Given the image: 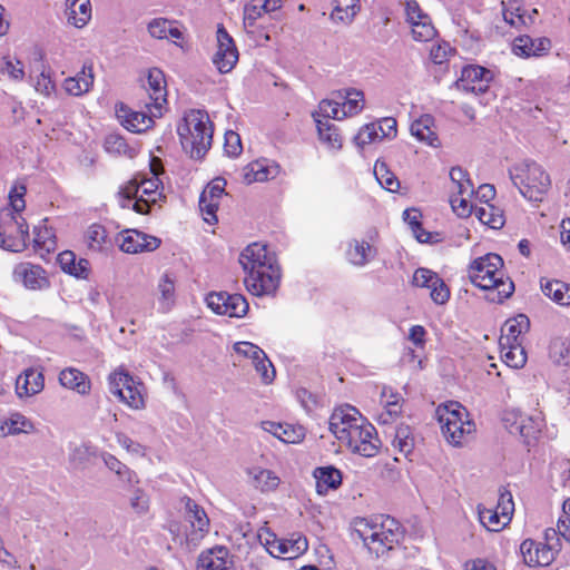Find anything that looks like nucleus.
<instances>
[{
  "label": "nucleus",
  "instance_id": "f257e3e1",
  "mask_svg": "<svg viewBox=\"0 0 570 570\" xmlns=\"http://www.w3.org/2000/svg\"><path fill=\"white\" fill-rule=\"evenodd\" d=\"M246 273L245 286L256 296L274 294L279 285L281 271L275 254L261 243L249 244L239 256Z\"/></svg>",
  "mask_w": 570,
  "mask_h": 570
},
{
  "label": "nucleus",
  "instance_id": "f03ea898",
  "mask_svg": "<svg viewBox=\"0 0 570 570\" xmlns=\"http://www.w3.org/2000/svg\"><path fill=\"white\" fill-rule=\"evenodd\" d=\"M502 266V257L490 253L475 258L469 267L471 282L487 292V301L498 304L509 298L514 292V284L505 277Z\"/></svg>",
  "mask_w": 570,
  "mask_h": 570
},
{
  "label": "nucleus",
  "instance_id": "7ed1b4c3",
  "mask_svg": "<svg viewBox=\"0 0 570 570\" xmlns=\"http://www.w3.org/2000/svg\"><path fill=\"white\" fill-rule=\"evenodd\" d=\"M177 132L183 149L193 159H202L212 146L213 125L204 110L191 109L185 112Z\"/></svg>",
  "mask_w": 570,
  "mask_h": 570
},
{
  "label": "nucleus",
  "instance_id": "20e7f679",
  "mask_svg": "<svg viewBox=\"0 0 570 570\" xmlns=\"http://www.w3.org/2000/svg\"><path fill=\"white\" fill-rule=\"evenodd\" d=\"M508 171L513 186L531 202H541L550 189L549 174L534 160L525 159L517 163Z\"/></svg>",
  "mask_w": 570,
  "mask_h": 570
},
{
  "label": "nucleus",
  "instance_id": "39448f33",
  "mask_svg": "<svg viewBox=\"0 0 570 570\" xmlns=\"http://www.w3.org/2000/svg\"><path fill=\"white\" fill-rule=\"evenodd\" d=\"M356 531L364 544L376 557L393 549L394 544H397L403 538L399 522L392 518H386L381 523L361 521Z\"/></svg>",
  "mask_w": 570,
  "mask_h": 570
},
{
  "label": "nucleus",
  "instance_id": "423d86ee",
  "mask_svg": "<svg viewBox=\"0 0 570 570\" xmlns=\"http://www.w3.org/2000/svg\"><path fill=\"white\" fill-rule=\"evenodd\" d=\"M438 416L445 440L454 446L463 445L475 431L466 409L458 402L439 407Z\"/></svg>",
  "mask_w": 570,
  "mask_h": 570
},
{
  "label": "nucleus",
  "instance_id": "0eeeda50",
  "mask_svg": "<svg viewBox=\"0 0 570 570\" xmlns=\"http://www.w3.org/2000/svg\"><path fill=\"white\" fill-rule=\"evenodd\" d=\"M29 240V228L21 214L6 213L0 217V247L22 252Z\"/></svg>",
  "mask_w": 570,
  "mask_h": 570
},
{
  "label": "nucleus",
  "instance_id": "6e6552de",
  "mask_svg": "<svg viewBox=\"0 0 570 570\" xmlns=\"http://www.w3.org/2000/svg\"><path fill=\"white\" fill-rule=\"evenodd\" d=\"M109 390L132 409L138 410L145 406L142 383L124 370H117L109 375Z\"/></svg>",
  "mask_w": 570,
  "mask_h": 570
},
{
  "label": "nucleus",
  "instance_id": "1a4fd4ad",
  "mask_svg": "<svg viewBox=\"0 0 570 570\" xmlns=\"http://www.w3.org/2000/svg\"><path fill=\"white\" fill-rule=\"evenodd\" d=\"M366 420L351 405L336 407L330 417V431L343 444L352 430L358 429Z\"/></svg>",
  "mask_w": 570,
  "mask_h": 570
},
{
  "label": "nucleus",
  "instance_id": "9d476101",
  "mask_svg": "<svg viewBox=\"0 0 570 570\" xmlns=\"http://www.w3.org/2000/svg\"><path fill=\"white\" fill-rule=\"evenodd\" d=\"M206 302L213 312L229 317H243L249 307L242 294H229L227 292L210 293L207 295Z\"/></svg>",
  "mask_w": 570,
  "mask_h": 570
},
{
  "label": "nucleus",
  "instance_id": "9b49d317",
  "mask_svg": "<svg viewBox=\"0 0 570 570\" xmlns=\"http://www.w3.org/2000/svg\"><path fill=\"white\" fill-rule=\"evenodd\" d=\"M377 443L379 440L375 436L374 426L365 421L358 429L352 430V433L350 432L347 440L343 444L354 453L371 458L377 453Z\"/></svg>",
  "mask_w": 570,
  "mask_h": 570
},
{
  "label": "nucleus",
  "instance_id": "f8f14e48",
  "mask_svg": "<svg viewBox=\"0 0 570 570\" xmlns=\"http://www.w3.org/2000/svg\"><path fill=\"white\" fill-rule=\"evenodd\" d=\"M491 80L492 72L489 69L481 66H468L462 69L455 87L464 92L481 95L488 91Z\"/></svg>",
  "mask_w": 570,
  "mask_h": 570
},
{
  "label": "nucleus",
  "instance_id": "ddd939ff",
  "mask_svg": "<svg viewBox=\"0 0 570 570\" xmlns=\"http://www.w3.org/2000/svg\"><path fill=\"white\" fill-rule=\"evenodd\" d=\"M238 61V51L233 38L223 26L217 29V51L213 62L220 73L229 72Z\"/></svg>",
  "mask_w": 570,
  "mask_h": 570
},
{
  "label": "nucleus",
  "instance_id": "4468645a",
  "mask_svg": "<svg viewBox=\"0 0 570 570\" xmlns=\"http://www.w3.org/2000/svg\"><path fill=\"white\" fill-rule=\"evenodd\" d=\"M146 90L150 102L146 104L148 110L155 116H161L163 106L166 104L167 91L165 75L160 69H150L147 76Z\"/></svg>",
  "mask_w": 570,
  "mask_h": 570
},
{
  "label": "nucleus",
  "instance_id": "2eb2a0df",
  "mask_svg": "<svg viewBox=\"0 0 570 570\" xmlns=\"http://www.w3.org/2000/svg\"><path fill=\"white\" fill-rule=\"evenodd\" d=\"M160 239L136 229L126 230L120 235L119 247L128 254L154 252L160 246Z\"/></svg>",
  "mask_w": 570,
  "mask_h": 570
},
{
  "label": "nucleus",
  "instance_id": "dca6fc26",
  "mask_svg": "<svg viewBox=\"0 0 570 570\" xmlns=\"http://www.w3.org/2000/svg\"><path fill=\"white\" fill-rule=\"evenodd\" d=\"M524 563L530 567H546L554 559V546L543 544L531 539L524 540L520 546Z\"/></svg>",
  "mask_w": 570,
  "mask_h": 570
},
{
  "label": "nucleus",
  "instance_id": "f3484780",
  "mask_svg": "<svg viewBox=\"0 0 570 570\" xmlns=\"http://www.w3.org/2000/svg\"><path fill=\"white\" fill-rule=\"evenodd\" d=\"M116 112L122 126L132 132L146 131L153 127L154 117H156L149 110V114L142 111H134L122 104L116 109Z\"/></svg>",
  "mask_w": 570,
  "mask_h": 570
},
{
  "label": "nucleus",
  "instance_id": "a211bd4d",
  "mask_svg": "<svg viewBox=\"0 0 570 570\" xmlns=\"http://www.w3.org/2000/svg\"><path fill=\"white\" fill-rule=\"evenodd\" d=\"M550 48V39L546 37L531 38L524 35L514 39L512 50L519 57L529 58L547 55Z\"/></svg>",
  "mask_w": 570,
  "mask_h": 570
},
{
  "label": "nucleus",
  "instance_id": "6ab92c4d",
  "mask_svg": "<svg viewBox=\"0 0 570 570\" xmlns=\"http://www.w3.org/2000/svg\"><path fill=\"white\" fill-rule=\"evenodd\" d=\"M197 570H233L229 551L225 547H216L200 553Z\"/></svg>",
  "mask_w": 570,
  "mask_h": 570
},
{
  "label": "nucleus",
  "instance_id": "aec40b11",
  "mask_svg": "<svg viewBox=\"0 0 570 570\" xmlns=\"http://www.w3.org/2000/svg\"><path fill=\"white\" fill-rule=\"evenodd\" d=\"M140 195L139 198L132 203V209L138 214H147L150 204H155L157 198L161 196L159 188L161 181L159 177L145 178L139 181Z\"/></svg>",
  "mask_w": 570,
  "mask_h": 570
},
{
  "label": "nucleus",
  "instance_id": "412c9836",
  "mask_svg": "<svg viewBox=\"0 0 570 570\" xmlns=\"http://www.w3.org/2000/svg\"><path fill=\"white\" fill-rule=\"evenodd\" d=\"M150 37L155 39H173L176 46L183 47L176 40L183 39L184 33L178 27V22L166 18H155L147 24Z\"/></svg>",
  "mask_w": 570,
  "mask_h": 570
},
{
  "label": "nucleus",
  "instance_id": "4be33fe9",
  "mask_svg": "<svg viewBox=\"0 0 570 570\" xmlns=\"http://www.w3.org/2000/svg\"><path fill=\"white\" fill-rule=\"evenodd\" d=\"M530 328V321L524 314L508 320L501 328V336L499 345H508L510 343H521V335L527 333Z\"/></svg>",
  "mask_w": 570,
  "mask_h": 570
},
{
  "label": "nucleus",
  "instance_id": "5701e85b",
  "mask_svg": "<svg viewBox=\"0 0 570 570\" xmlns=\"http://www.w3.org/2000/svg\"><path fill=\"white\" fill-rule=\"evenodd\" d=\"M94 80L92 65L85 63L76 76L65 79L63 88L71 96H82L91 89Z\"/></svg>",
  "mask_w": 570,
  "mask_h": 570
},
{
  "label": "nucleus",
  "instance_id": "b1692460",
  "mask_svg": "<svg viewBox=\"0 0 570 570\" xmlns=\"http://www.w3.org/2000/svg\"><path fill=\"white\" fill-rule=\"evenodd\" d=\"M176 282L177 277L174 272H165L158 279L157 291L159 294L158 302L161 312H169L176 302Z\"/></svg>",
  "mask_w": 570,
  "mask_h": 570
},
{
  "label": "nucleus",
  "instance_id": "393cba45",
  "mask_svg": "<svg viewBox=\"0 0 570 570\" xmlns=\"http://www.w3.org/2000/svg\"><path fill=\"white\" fill-rule=\"evenodd\" d=\"M263 429L284 443H299L305 438V429L301 425L265 421Z\"/></svg>",
  "mask_w": 570,
  "mask_h": 570
},
{
  "label": "nucleus",
  "instance_id": "a878e982",
  "mask_svg": "<svg viewBox=\"0 0 570 570\" xmlns=\"http://www.w3.org/2000/svg\"><path fill=\"white\" fill-rule=\"evenodd\" d=\"M59 382L63 387L87 395L91 390V382L87 374L75 367H67L59 374Z\"/></svg>",
  "mask_w": 570,
  "mask_h": 570
},
{
  "label": "nucleus",
  "instance_id": "bb28decb",
  "mask_svg": "<svg viewBox=\"0 0 570 570\" xmlns=\"http://www.w3.org/2000/svg\"><path fill=\"white\" fill-rule=\"evenodd\" d=\"M281 7V0H250L244 8V24L253 27L263 14L276 12Z\"/></svg>",
  "mask_w": 570,
  "mask_h": 570
},
{
  "label": "nucleus",
  "instance_id": "cd10ccee",
  "mask_svg": "<svg viewBox=\"0 0 570 570\" xmlns=\"http://www.w3.org/2000/svg\"><path fill=\"white\" fill-rule=\"evenodd\" d=\"M36 426L31 420L19 412H12L3 420H0V436L17 435L20 433H32Z\"/></svg>",
  "mask_w": 570,
  "mask_h": 570
},
{
  "label": "nucleus",
  "instance_id": "c85d7f7f",
  "mask_svg": "<svg viewBox=\"0 0 570 570\" xmlns=\"http://www.w3.org/2000/svg\"><path fill=\"white\" fill-rule=\"evenodd\" d=\"M542 421L540 417H532L525 415L515 416L514 422L510 426V433L519 434L523 438L525 443H530L541 432Z\"/></svg>",
  "mask_w": 570,
  "mask_h": 570
},
{
  "label": "nucleus",
  "instance_id": "c756f323",
  "mask_svg": "<svg viewBox=\"0 0 570 570\" xmlns=\"http://www.w3.org/2000/svg\"><path fill=\"white\" fill-rule=\"evenodd\" d=\"M43 273L40 266L30 263H20L13 271L14 278L31 289L40 288L42 283L46 282Z\"/></svg>",
  "mask_w": 570,
  "mask_h": 570
},
{
  "label": "nucleus",
  "instance_id": "7c9ffc66",
  "mask_svg": "<svg viewBox=\"0 0 570 570\" xmlns=\"http://www.w3.org/2000/svg\"><path fill=\"white\" fill-rule=\"evenodd\" d=\"M316 491L321 495L327 494L330 490H336L342 483V473L334 466H322L314 471Z\"/></svg>",
  "mask_w": 570,
  "mask_h": 570
},
{
  "label": "nucleus",
  "instance_id": "2f4dec72",
  "mask_svg": "<svg viewBox=\"0 0 570 570\" xmlns=\"http://www.w3.org/2000/svg\"><path fill=\"white\" fill-rule=\"evenodd\" d=\"M540 285L543 294L559 305H570V284L559 279L541 278Z\"/></svg>",
  "mask_w": 570,
  "mask_h": 570
},
{
  "label": "nucleus",
  "instance_id": "473e14b6",
  "mask_svg": "<svg viewBox=\"0 0 570 570\" xmlns=\"http://www.w3.org/2000/svg\"><path fill=\"white\" fill-rule=\"evenodd\" d=\"M434 119L430 115H424L411 124V134L420 141L432 147H439L440 140L432 129Z\"/></svg>",
  "mask_w": 570,
  "mask_h": 570
},
{
  "label": "nucleus",
  "instance_id": "72a5a7b5",
  "mask_svg": "<svg viewBox=\"0 0 570 570\" xmlns=\"http://www.w3.org/2000/svg\"><path fill=\"white\" fill-rule=\"evenodd\" d=\"M247 474L253 487L261 492L275 491L281 483L279 478L273 471L259 466L248 469Z\"/></svg>",
  "mask_w": 570,
  "mask_h": 570
},
{
  "label": "nucleus",
  "instance_id": "f704fd0d",
  "mask_svg": "<svg viewBox=\"0 0 570 570\" xmlns=\"http://www.w3.org/2000/svg\"><path fill=\"white\" fill-rule=\"evenodd\" d=\"M90 0H67L68 22L76 28H83L91 19Z\"/></svg>",
  "mask_w": 570,
  "mask_h": 570
},
{
  "label": "nucleus",
  "instance_id": "c9c22d12",
  "mask_svg": "<svg viewBox=\"0 0 570 570\" xmlns=\"http://www.w3.org/2000/svg\"><path fill=\"white\" fill-rule=\"evenodd\" d=\"M338 98L343 99L342 110L346 117H352L360 114L364 108V94L363 91L348 88L337 92Z\"/></svg>",
  "mask_w": 570,
  "mask_h": 570
},
{
  "label": "nucleus",
  "instance_id": "e433bc0d",
  "mask_svg": "<svg viewBox=\"0 0 570 570\" xmlns=\"http://www.w3.org/2000/svg\"><path fill=\"white\" fill-rule=\"evenodd\" d=\"M58 262L62 271L70 275L82 278H86L88 276L89 262L87 259H79L77 262L76 255L70 250L60 253L58 256Z\"/></svg>",
  "mask_w": 570,
  "mask_h": 570
},
{
  "label": "nucleus",
  "instance_id": "4c0bfd02",
  "mask_svg": "<svg viewBox=\"0 0 570 570\" xmlns=\"http://www.w3.org/2000/svg\"><path fill=\"white\" fill-rule=\"evenodd\" d=\"M475 217L484 225L499 229L504 225L503 210L492 204L474 207Z\"/></svg>",
  "mask_w": 570,
  "mask_h": 570
},
{
  "label": "nucleus",
  "instance_id": "58836bf2",
  "mask_svg": "<svg viewBox=\"0 0 570 570\" xmlns=\"http://www.w3.org/2000/svg\"><path fill=\"white\" fill-rule=\"evenodd\" d=\"M376 254L375 248L366 242L353 240L350 243L347 258L355 266H364Z\"/></svg>",
  "mask_w": 570,
  "mask_h": 570
},
{
  "label": "nucleus",
  "instance_id": "ea45409f",
  "mask_svg": "<svg viewBox=\"0 0 570 570\" xmlns=\"http://www.w3.org/2000/svg\"><path fill=\"white\" fill-rule=\"evenodd\" d=\"M187 519L193 529L202 534L208 531L209 519L203 508L195 503L190 498L185 499Z\"/></svg>",
  "mask_w": 570,
  "mask_h": 570
},
{
  "label": "nucleus",
  "instance_id": "a19ab883",
  "mask_svg": "<svg viewBox=\"0 0 570 570\" xmlns=\"http://www.w3.org/2000/svg\"><path fill=\"white\" fill-rule=\"evenodd\" d=\"M334 10L331 20L341 23H351L358 11V0H334Z\"/></svg>",
  "mask_w": 570,
  "mask_h": 570
},
{
  "label": "nucleus",
  "instance_id": "79ce46f5",
  "mask_svg": "<svg viewBox=\"0 0 570 570\" xmlns=\"http://www.w3.org/2000/svg\"><path fill=\"white\" fill-rule=\"evenodd\" d=\"M501 358L512 368H521L527 362V354L521 343L500 345Z\"/></svg>",
  "mask_w": 570,
  "mask_h": 570
},
{
  "label": "nucleus",
  "instance_id": "37998d69",
  "mask_svg": "<svg viewBox=\"0 0 570 570\" xmlns=\"http://www.w3.org/2000/svg\"><path fill=\"white\" fill-rule=\"evenodd\" d=\"M316 121L317 131L320 139L333 149H340L342 147V138L337 132L335 125L328 120H321L313 115Z\"/></svg>",
  "mask_w": 570,
  "mask_h": 570
},
{
  "label": "nucleus",
  "instance_id": "c03bdc74",
  "mask_svg": "<svg viewBox=\"0 0 570 570\" xmlns=\"http://www.w3.org/2000/svg\"><path fill=\"white\" fill-rule=\"evenodd\" d=\"M549 355L557 365L570 367V336L553 340L550 344Z\"/></svg>",
  "mask_w": 570,
  "mask_h": 570
},
{
  "label": "nucleus",
  "instance_id": "a18cd8bd",
  "mask_svg": "<svg viewBox=\"0 0 570 570\" xmlns=\"http://www.w3.org/2000/svg\"><path fill=\"white\" fill-rule=\"evenodd\" d=\"M392 444L403 455H409L414 449V438L411 428L407 425H400L395 429Z\"/></svg>",
  "mask_w": 570,
  "mask_h": 570
},
{
  "label": "nucleus",
  "instance_id": "49530a36",
  "mask_svg": "<svg viewBox=\"0 0 570 570\" xmlns=\"http://www.w3.org/2000/svg\"><path fill=\"white\" fill-rule=\"evenodd\" d=\"M374 175L380 185L389 191L395 193L400 188L397 177L389 169L386 163L377 160L374 166Z\"/></svg>",
  "mask_w": 570,
  "mask_h": 570
},
{
  "label": "nucleus",
  "instance_id": "de8ad7c7",
  "mask_svg": "<svg viewBox=\"0 0 570 570\" xmlns=\"http://www.w3.org/2000/svg\"><path fill=\"white\" fill-rule=\"evenodd\" d=\"M410 24L413 39L416 41L426 42L436 36V29L434 28L429 16H424L422 19H417Z\"/></svg>",
  "mask_w": 570,
  "mask_h": 570
},
{
  "label": "nucleus",
  "instance_id": "09e8293b",
  "mask_svg": "<svg viewBox=\"0 0 570 570\" xmlns=\"http://www.w3.org/2000/svg\"><path fill=\"white\" fill-rule=\"evenodd\" d=\"M105 150L115 156H134V149L130 148L126 139L118 134H110L105 138Z\"/></svg>",
  "mask_w": 570,
  "mask_h": 570
},
{
  "label": "nucleus",
  "instance_id": "8fccbe9b",
  "mask_svg": "<svg viewBox=\"0 0 570 570\" xmlns=\"http://www.w3.org/2000/svg\"><path fill=\"white\" fill-rule=\"evenodd\" d=\"M96 455L97 449L95 446L81 443L71 450L69 461L77 468H85Z\"/></svg>",
  "mask_w": 570,
  "mask_h": 570
},
{
  "label": "nucleus",
  "instance_id": "3c124183",
  "mask_svg": "<svg viewBox=\"0 0 570 570\" xmlns=\"http://www.w3.org/2000/svg\"><path fill=\"white\" fill-rule=\"evenodd\" d=\"M422 214L419 209L410 208L403 213V219L410 225L415 238L420 243H428L430 239V233L425 232L421 225Z\"/></svg>",
  "mask_w": 570,
  "mask_h": 570
},
{
  "label": "nucleus",
  "instance_id": "603ef678",
  "mask_svg": "<svg viewBox=\"0 0 570 570\" xmlns=\"http://www.w3.org/2000/svg\"><path fill=\"white\" fill-rule=\"evenodd\" d=\"M479 520L489 531H500L508 524L497 510L480 508Z\"/></svg>",
  "mask_w": 570,
  "mask_h": 570
},
{
  "label": "nucleus",
  "instance_id": "864d4df0",
  "mask_svg": "<svg viewBox=\"0 0 570 570\" xmlns=\"http://www.w3.org/2000/svg\"><path fill=\"white\" fill-rule=\"evenodd\" d=\"M131 495L129 498L130 508L137 513V514H145L149 510V495L146 493V491L138 485H135L130 490Z\"/></svg>",
  "mask_w": 570,
  "mask_h": 570
},
{
  "label": "nucleus",
  "instance_id": "5fc2aeb1",
  "mask_svg": "<svg viewBox=\"0 0 570 570\" xmlns=\"http://www.w3.org/2000/svg\"><path fill=\"white\" fill-rule=\"evenodd\" d=\"M318 109L320 115L323 116L325 120H328V118L336 120L346 118V114H344L342 110L341 102L333 99H323L318 105Z\"/></svg>",
  "mask_w": 570,
  "mask_h": 570
},
{
  "label": "nucleus",
  "instance_id": "6e6d98bb",
  "mask_svg": "<svg viewBox=\"0 0 570 570\" xmlns=\"http://www.w3.org/2000/svg\"><path fill=\"white\" fill-rule=\"evenodd\" d=\"M390 397H394V401H385V411L380 415L383 423H387L394 420L402 410L401 401L402 397L399 393L390 391Z\"/></svg>",
  "mask_w": 570,
  "mask_h": 570
},
{
  "label": "nucleus",
  "instance_id": "4d7b16f0",
  "mask_svg": "<svg viewBox=\"0 0 570 570\" xmlns=\"http://www.w3.org/2000/svg\"><path fill=\"white\" fill-rule=\"evenodd\" d=\"M380 139V132L375 124H367L363 126L357 135L354 137V141L358 147L372 144Z\"/></svg>",
  "mask_w": 570,
  "mask_h": 570
},
{
  "label": "nucleus",
  "instance_id": "13d9d810",
  "mask_svg": "<svg viewBox=\"0 0 570 570\" xmlns=\"http://www.w3.org/2000/svg\"><path fill=\"white\" fill-rule=\"evenodd\" d=\"M140 185L137 178L128 181L121 189L119 190V197L121 198L120 205L121 207H129V204L132 199L135 202L139 198Z\"/></svg>",
  "mask_w": 570,
  "mask_h": 570
},
{
  "label": "nucleus",
  "instance_id": "bf43d9fd",
  "mask_svg": "<svg viewBox=\"0 0 570 570\" xmlns=\"http://www.w3.org/2000/svg\"><path fill=\"white\" fill-rule=\"evenodd\" d=\"M439 277L435 272L421 267L414 272L412 283L417 287L430 288L431 285H435V282H439Z\"/></svg>",
  "mask_w": 570,
  "mask_h": 570
},
{
  "label": "nucleus",
  "instance_id": "052dcab7",
  "mask_svg": "<svg viewBox=\"0 0 570 570\" xmlns=\"http://www.w3.org/2000/svg\"><path fill=\"white\" fill-rule=\"evenodd\" d=\"M252 363L265 383H271L274 380L275 368L265 353H263L258 360H255Z\"/></svg>",
  "mask_w": 570,
  "mask_h": 570
},
{
  "label": "nucleus",
  "instance_id": "680f3d73",
  "mask_svg": "<svg viewBox=\"0 0 570 570\" xmlns=\"http://www.w3.org/2000/svg\"><path fill=\"white\" fill-rule=\"evenodd\" d=\"M27 188L23 184H14L9 193L10 205L16 214H21L26 207L24 195Z\"/></svg>",
  "mask_w": 570,
  "mask_h": 570
},
{
  "label": "nucleus",
  "instance_id": "e2e57ef3",
  "mask_svg": "<svg viewBox=\"0 0 570 570\" xmlns=\"http://www.w3.org/2000/svg\"><path fill=\"white\" fill-rule=\"evenodd\" d=\"M107 233L104 226L94 224L88 228L87 240L91 249H100L105 243Z\"/></svg>",
  "mask_w": 570,
  "mask_h": 570
},
{
  "label": "nucleus",
  "instance_id": "0e129e2a",
  "mask_svg": "<svg viewBox=\"0 0 570 570\" xmlns=\"http://www.w3.org/2000/svg\"><path fill=\"white\" fill-rule=\"evenodd\" d=\"M285 541L287 542L289 559L298 557L299 554L304 553L308 548L307 539L301 533H293L291 538L286 539Z\"/></svg>",
  "mask_w": 570,
  "mask_h": 570
},
{
  "label": "nucleus",
  "instance_id": "69168bd1",
  "mask_svg": "<svg viewBox=\"0 0 570 570\" xmlns=\"http://www.w3.org/2000/svg\"><path fill=\"white\" fill-rule=\"evenodd\" d=\"M33 243L36 247L43 248L47 252L53 250L56 243L51 232L47 227H36Z\"/></svg>",
  "mask_w": 570,
  "mask_h": 570
},
{
  "label": "nucleus",
  "instance_id": "338daca9",
  "mask_svg": "<svg viewBox=\"0 0 570 570\" xmlns=\"http://www.w3.org/2000/svg\"><path fill=\"white\" fill-rule=\"evenodd\" d=\"M224 150L230 157H237L242 153V140L237 132L233 130L226 131Z\"/></svg>",
  "mask_w": 570,
  "mask_h": 570
},
{
  "label": "nucleus",
  "instance_id": "774afa93",
  "mask_svg": "<svg viewBox=\"0 0 570 570\" xmlns=\"http://www.w3.org/2000/svg\"><path fill=\"white\" fill-rule=\"evenodd\" d=\"M199 209L205 215L204 219L209 223H216L217 216L216 212L218 209V202L212 200L210 198H207L203 195L199 197Z\"/></svg>",
  "mask_w": 570,
  "mask_h": 570
}]
</instances>
